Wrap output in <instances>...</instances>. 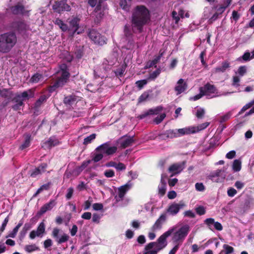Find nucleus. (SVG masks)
<instances>
[{
  "instance_id": "nucleus-1",
  "label": "nucleus",
  "mask_w": 254,
  "mask_h": 254,
  "mask_svg": "<svg viewBox=\"0 0 254 254\" xmlns=\"http://www.w3.org/2000/svg\"><path fill=\"white\" fill-rule=\"evenodd\" d=\"M150 20L148 9L144 5H137L135 7L132 15V23L134 26L141 32L143 26Z\"/></svg>"
},
{
  "instance_id": "nucleus-2",
  "label": "nucleus",
  "mask_w": 254,
  "mask_h": 254,
  "mask_svg": "<svg viewBox=\"0 0 254 254\" xmlns=\"http://www.w3.org/2000/svg\"><path fill=\"white\" fill-rule=\"evenodd\" d=\"M17 38L14 32L9 31L0 34V53L10 52L17 43Z\"/></svg>"
},
{
  "instance_id": "nucleus-3",
  "label": "nucleus",
  "mask_w": 254,
  "mask_h": 254,
  "mask_svg": "<svg viewBox=\"0 0 254 254\" xmlns=\"http://www.w3.org/2000/svg\"><path fill=\"white\" fill-rule=\"evenodd\" d=\"M118 148L117 146H110V142H107L98 146L95 149V151L92 155V161L96 163L101 160L103 157V154L106 155H112L117 152Z\"/></svg>"
},
{
  "instance_id": "nucleus-4",
  "label": "nucleus",
  "mask_w": 254,
  "mask_h": 254,
  "mask_svg": "<svg viewBox=\"0 0 254 254\" xmlns=\"http://www.w3.org/2000/svg\"><path fill=\"white\" fill-rule=\"evenodd\" d=\"M170 228H174V231L173 232L171 240L172 243L176 245L180 246L185 240L188 235L190 227L188 225H185L177 230V227L173 226Z\"/></svg>"
},
{
  "instance_id": "nucleus-5",
  "label": "nucleus",
  "mask_w": 254,
  "mask_h": 254,
  "mask_svg": "<svg viewBox=\"0 0 254 254\" xmlns=\"http://www.w3.org/2000/svg\"><path fill=\"white\" fill-rule=\"evenodd\" d=\"M61 74L60 77L58 78L56 81L63 87L68 81L70 77V73L69 72L67 66L65 64H62L60 66Z\"/></svg>"
},
{
  "instance_id": "nucleus-6",
  "label": "nucleus",
  "mask_w": 254,
  "mask_h": 254,
  "mask_svg": "<svg viewBox=\"0 0 254 254\" xmlns=\"http://www.w3.org/2000/svg\"><path fill=\"white\" fill-rule=\"evenodd\" d=\"M174 231V228H169L168 231H166L161 235L157 240L156 248L158 250H161L165 248L167 245V238L170 236Z\"/></svg>"
},
{
  "instance_id": "nucleus-7",
  "label": "nucleus",
  "mask_w": 254,
  "mask_h": 254,
  "mask_svg": "<svg viewBox=\"0 0 254 254\" xmlns=\"http://www.w3.org/2000/svg\"><path fill=\"white\" fill-rule=\"evenodd\" d=\"M88 35L89 38L95 44L101 46L106 44L107 39L106 37L104 36H102L101 34L95 29L90 30Z\"/></svg>"
},
{
  "instance_id": "nucleus-8",
  "label": "nucleus",
  "mask_w": 254,
  "mask_h": 254,
  "mask_svg": "<svg viewBox=\"0 0 254 254\" xmlns=\"http://www.w3.org/2000/svg\"><path fill=\"white\" fill-rule=\"evenodd\" d=\"M186 206V204L183 200L179 203L173 202L171 204L167 209V212L172 216L176 215L180 210Z\"/></svg>"
},
{
  "instance_id": "nucleus-9",
  "label": "nucleus",
  "mask_w": 254,
  "mask_h": 254,
  "mask_svg": "<svg viewBox=\"0 0 254 254\" xmlns=\"http://www.w3.org/2000/svg\"><path fill=\"white\" fill-rule=\"evenodd\" d=\"M79 101L78 96L74 94H70L65 96L63 99L64 106L69 110L73 109V106L75 105Z\"/></svg>"
},
{
  "instance_id": "nucleus-10",
  "label": "nucleus",
  "mask_w": 254,
  "mask_h": 254,
  "mask_svg": "<svg viewBox=\"0 0 254 254\" xmlns=\"http://www.w3.org/2000/svg\"><path fill=\"white\" fill-rule=\"evenodd\" d=\"M186 161H184L181 163H174L171 165L168 168V172L172 173L171 177L180 173L185 168Z\"/></svg>"
},
{
  "instance_id": "nucleus-11",
  "label": "nucleus",
  "mask_w": 254,
  "mask_h": 254,
  "mask_svg": "<svg viewBox=\"0 0 254 254\" xmlns=\"http://www.w3.org/2000/svg\"><path fill=\"white\" fill-rule=\"evenodd\" d=\"M52 7L55 11L59 13L64 11H69L71 9L70 6L64 0L56 1Z\"/></svg>"
},
{
  "instance_id": "nucleus-12",
  "label": "nucleus",
  "mask_w": 254,
  "mask_h": 254,
  "mask_svg": "<svg viewBox=\"0 0 254 254\" xmlns=\"http://www.w3.org/2000/svg\"><path fill=\"white\" fill-rule=\"evenodd\" d=\"M47 168L48 164L46 163H42L37 167L30 171V176L32 178H36L45 173Z\"/></svg>"
},
{
  "instance_id": "nucleus-13",
  "label": "nucleus",
  "mask_w": 254,
  "mask_h": 254,
  "mask_svg": "<svg viewBox=\"0 0 254 254\" xmlns=\"http://www.w3.org/2000/svg\"><path fill=\"white\" fill-rule=\"evenodd\" d=\"M12 14L14 15H23L28 11L26 10L24 6L21 3L18 2L16 4L10 7Z\"/></svg>"
},
{
  "instance_id": "nucleus-14",
  "label": "nucleus",
  "mask_w": 254,
  "mask_h": 254,
  "mask_svg": "<svg viewBox=\"0 0 254 254\" xmlns=\"http://www.w3.org/2000/svg\"><path fill=\"white\" fill-rule=\"evenodd\" d=\"M199 90L203 92L204 95H209L211 94L217 93V89L214 85L207 83L203 86L199 87Z\"/></svg>"
},
{
  "instance_id": "nucleus-15",
  "label": "nucleus",
  "mask_w": 254,
  "mask_h": 254,
  "mask_svg": "<svg viewBox=\"0 0 254 254\" xmlns=\"http://www.w3.org/2000/svg\"><path fill=\"white\" fill-rule=\"evenodd\" d=\"M11 101L14 103L11 106V108L15 111H19L21 109V107L23 106L24 104L23 103L24 99H21L19 95L16 94L15 97L11 98Z\"/></svg>"
},
{
  "instance_id": "nucleus-16",
  "label": "nucleus",
  "mask_w": 254,
  "mask_h": 254,
  "mask_svg": "<svg viewBox=\"0 0 254 254\" xmlns=\"http://www.w3.org/2000/svg\"><path fill=\"white\" fill-rule=\"evenodd\" d=\"M126 136H122L120 139V146L122 148H126L131 146L135 142L134 136H128L126 138Z\"/></svg>"
},
{
  "instance_id": "nucleus-17",
  "label": "nucleus",
  "mask_w": 254,
  "mask_h": 254,
  "mask_svg": "<svg viewBox=\"0 0 254 254\" xmlns=\"http://www.w3.org/2000/svg\"><path fill=\"white\" fill-rule=\"evenodd\" d=\"M166 220V215L165 213L162 214L155 221V223L151 227V229L153 231H155L157 230H160L162 228L163 224L165 222Z\"/></svg>"
},
{
  "instance_id": "nucleus-18",
  "label": "nucleus",
  "mask_w": 254,
  "mask_h": 254,
  "mask_svg": "<svg viewBox=\"0 0 254 254\" xmlns=\"http://www.w3.org/2000/svg\"><path fill=\"white\" fill-rule=\"evenodd\" d=\"M163 107L161 106H157L154 109H150L140 115L138 118L139 119H143L149 115H157L163 110Z\"/></svg>"
},
{
  "instance_id": "nucleus-19",
  "label": "nucleus",
  "mask_w": 254,
  "mask_h": 254,
  "mask_svg": "<svg viewBox=\"0 0 254 254\" xmlns=\"http://www.w3.org/2000/svg\"><path fill=\"white\" fill-rule=\"evenodd\" d=\"M163 107L161 106H157L154 109H150L140 115L138 118L139 119H143L149 115H157L163 110Z\"/></svg>"
},
{
  "instance_id": "nucleus-20",
  "label": "nucleus",
  "mask_w": 254,
  "mask_h": 254,
  "mask_svg": "<svg viewBox=\"0 0 254 254\" xmlns=\"http://www.w3.org/2000/svg\"><path fill=\"white\" fill-rule=\"evenodd\" d=\"M56 205L54 200H50V201L44 205L40 208V210L37 212V215L41 216L46 213L47 211L51 210Z\"/></svg>"
},
{
  "instance_id": "nucleus-21",
  "label": "nucleus",
  "mask_w": 254,
  "mask_h": 254,
  "mask_svg": "<svg viewBox=\"0 0 254 254\" xmlns=\"http://www.w3.org/2000/svg\"><path fill=\"white\" fill-rule=\"evenodd\" d=\"M179 137L186 134H192L197 132L196 127H189L177 129Z\"/></svg>"
},
{
  "instance_id": "nucleus-22",
  "label": "nucleus",
  "mask_w": 254,
  "mask_h": 254,
  "mask_svg": "<svg viewBox=\"0 0 254 254\" xmlns=\"http://www.w3.org/2000/svg\"><path fill=\"white\" fill-rule=\"evenodd\" d=\"M187 84L184 82L182 78L180 79L177 82V85L175 87V90L177 94L179 95L184 92L187 89Z\"/></svg>"
},
{
  "instance_id": "nucleus-23",
  "label": "nucleus",
  "mask_w": 254,
  "mask_h": 254,
  "mask_svg": "<svg viewBox=\"0 0 254 254\" xmlns=\"http://www.w3.org/2000/svg\"><path fill=\"white\" fill-rule=\"evenodd\" d=\"M11 27L21 33L26 30V24L23 21H14L11 23Z\"/></svg>"
},
{
  "instance_id": "nucleus-24",
  "label": "nucleus",
  "mask_w": 254,
  "mask_h": 254,
  "mask_svg": "<svg viewBox=\"0 0 254 254\" xmlns=\"http://www.w3.org/2000/svg\"><path fill=\"white\" fill-rule=\"evenodd\" d=\"M130 188V185L126 184L122 186L118 189V195L120 199H123L124 197L127 192L129 190Z\"/></svg>"
},
{
  "instance_id": "nucleus-25",
  "label": "nucleus",
  "mask_w": 254,
  "mask_h": 254,
  "mask_svg": "<svg viewBox=\"0 0 254 254\" xmlns=\"http://www.w3.org/2000/svg\"><path fill=\"white\" fill-rule=\"evenodd\" d=\"M80 19L77 17H74L69 21V28H68V31L71 29H75L78 30L79 28V22Z\"/></svg>"
},
{
  "instance_id": "nucleus-26",
  "label": "nucleus",
  "mask_w": 254,
  "mask_h": 254,
  "mask_svg": "<svg viewBox=\"0 0 254 254\" xmlns=\"http://www.w3.org/2000/svg\"><path fill=\"white\" fill-rule=\"evenodd\" d=\"M54 23L58 25L63 32H65L68 30L67 25L64 23L63 20L59 18L56 19L54 21Z\"/></svg>"
},
{
  "instance_id": "nucleus-27",
  "label": "nucleus",
  "mask_w": 254,
  "mask_h": 254,
  "mask_svg": "<svg viewBox=\"0 0 254 254\" xmlns=\"http://www.w3.org/2000/svg\"><path fill=\"white\" fill-rule=\"evenodd\" d=\"M34 92L32 89H29L28 91H25L21 93V94H17L18 95H19L21 99H23L24 100L26 99H29L31 97H33L34 96Z\"/></svg>"
},
{
  "instance_id": "nucleus-28",
  "label": "nucleus",
  "mask_w": 254,
  "mask_h": 254,
  "mask_svg": "<svg viewBox=\"0 0 254 254\" xmlns=\"http://www.w3.org/2000/svg\"><path fill=\"white\" fill-rule=\"evenodd\" d=\"M166 191V184L165 181L162 179L161 180V184L158 186V194L160 196H163L165 195Z\"/></svg>"
},
{
  "instance_id": "nucleus-29",
  "label": "nucleus",
  "mask_w": 254,
  "mask_h": 254,
  "mask_svg": "<svg viewBox=\"0 0 254 254\" xmlns=\"http://www.w3.org/2000/svg\"><path fill=\"white\" fill-rule=\"evenodd\" d=\"M230 66L229 63L227 61H225L222 63L221 66L217 67L215 68V71L216 72H224Z\"/></svg>"
},
{
  "instance_id": "nucleus-30",
  "label": "nucleus",
  "mask_w": 254,
  "mask_h": 254,
  "mask_svg": "<svg viewBox=\"0 0 254 254\" xmlns=\"http://www.w3.org/2000/svg\"><path fill=\"white\" fill-rule=\"evenodd\" d=\"M30 142L31 135L30 134L26 135L25 137L24 142L20 146L19 149L22 150L28 147L30 145Z\"/></svg>"
},
{
  "instance_id": "nucleus-31",
  "label": "nucleus",
  "mask_w": 254,
  "mask_h": 254,
  "mask_svg": "<svg viewBox=\"0 0 254 254\" xmlns=\"http://www.w3.org/2000/svg\"><path fill=\"white\" fill-rule=\"evenodd\" d=\"M13 95V92L8 89L3 88L2 89L1 97L8 99H11Z\"/></svg>"
},
{
  "instance_id": "nucleus-32",
  "label": "nucleus",
  "mask_w": 254,
  "mask_h": 254,
  "mask_svg": "<svg viewBox=\"0 0 254 254\" xmlns=\"http://www.w3.org/2000/svg\"><path fill=\"white\" fill-rule=\"evenodd\" d=\"M241 161L239 159H236L233 161L232 169L234 172H239L242 168Z\"/></svg>"
},
{
  "instance_id": "nucleus-33",
  "label": "nucleus",
  "mask_w": 254,
  "mask_h": 254,
  "mask_svg": "<svg viewBox=\"0 0 254 254\" xmlns=\"http://www.w3.org/2000/svg\"><path fill=\"white\" fill-rule=\"evenodd\" d=\"M48 97L45 95H41L38 99L36 100L34 104V106L36 108H38L41 106L42 104L45 102L47 99H48Z\"/></svg>"
},
{
  "instance_id": "nucleus-34",
  "label": "nucleus",
  "mask_w": 254,
  "mask_h": 254,
  "mask_svg": "<svg viewBox=\"0 0 254 254\" xmlns=\"http://www.w3.org/2000/svg\"><path fill=\"white\" fill-rule=\"evenodd\" d=\"M124 33L126 39L133 37V34L131 31L130 26L127 24H126L124 26Z\"/></svg>"
},
{
  "instance_id": "nucleus-35",
  "label": "nucleus",
  "mask_w": 254,
  "mask_h": 254,
  "mask_svg": "<svg viewBox=\"0 0 254 254\" xmlns=\"http://www.w3.org/2000/svg\"><path fill=\"white\" fill-rule=\"evenodd\" d=\"M130 3V0H121L120 5L123 9L127 11L129 10Z\"/></svg>"
},
{
  "instance_id": "nucleus-36",
  "label": "nucleus",
  "mask_w": 254,
  "mask_h": 254,
  "mask_svg": "<svg viewBox=\"0 0 254 254\" xmlns=\"http://www.w3.org/2000/svg\"><path fill=\"white\" fill-rule=\"evenodd\" d=\"M24 250L26 252L30 253L39 250V248L35 244H32L26 245Z\"/></svg>"
},
{
  "instance_id": "nucleus-37",
  "label": "nucleus",
  "mask_w": 254,
  "mask_h": 254,
  "mask_svg": "<svg viewBox=\"0 0 254 254\" xmlns=\"http://www.w3.org/2000/svg\"><path fill=\"white\" fill-rule=\"evenodd\" d=\"M159 62V58H156V57L154 58V59L148 62L146 64V65L144 67L145 69H147L153 66H154L155 67H156V64Z\"/></svg>"
},
{
  "instance_id": "nucleus-38",
  "label": "nucleus",
  "mask_w": 254,
  "mask_h": 254,
  "mask_svg": "<svg viewBox=\"0 0 254 254\" xmlns=\"http://www.w3.org/2000/svg\"><path fill=\"white\" fill-rule=\"evenodd\" d=\"M167 135L169 138H176L179 137L177 129H169L166 130Z\"/></svg>"
},
{
  "instance_id": "nucleus-39",
  "label": "nucleus",
  "mask_w": 254,
  "mask_h": 254,
  "mask_svg": "<svg viewBox=\"0 0 254 254\" xmlns=\"http://www.w3.org/2000/svg\"><path fill=\"white\" fill-rule=\"evenodd\" d=\"M42 77V74L36 73L31 77L30 81L32 83H37Z\"/></svg>"
},
{
  "instance_id": "nucleus-40",
  "label": "nucleus",
  "mask_w": 254,
  "mask_h": 254,
  "mask_svg": "<svg viewBox=\"0 0 254 254\" xmlns=\"http://www.w3.org/2000/svg\"><path fill=\"white\" fill-rule=\"evenodd\" d=\"M161 69L160 68H158L153 72L150 73L149 76L148 78V80H154L160 74Z\"/></svg>"
},
{
  "instance_id": "nucleus-41",
  "label": "nucleus",
  "mask_w": 254,
  "mask_h": 254,
  "mask_svg": "<svg viewBox=\"0 0 254 254\" xmlns=\"http://www.w3.org/2000/svg\"><path fill=\"white\" fill-rule=\"evenodd\" d=\"M149 96L148 92H144L138 99V104L141 103L145 101Z\"/></svg>"
},
{
  "instance_id": "nucleus-42",
  "label": "nucleus",
  "mask_w": 254,
  "mask_h": 254,
  "mask_svg": "<svg viewBox=\"0 0 254 254\" xmlns=\"http://www.w3.org/2000/svg\"><path fill=\"white\" fill-rule=\"evenodd\" d=\"M96 134L92 133L84 139L83 144L87 145L90 143L92 140L95 139Z\"/></svg>"
},
{
  "instance_id": "nucleus-43",
  "label": "nucleus",
  "mask_w": 254,
  "mask_h": 254,
  "mask_svg": "<svg viewBox=\"0 0 254 254\" xmlns=\"http://www.w3.org/2000/svg\"><path fill=\"white\" fill-rule=\"evenodd\" d=\"M254 105V99L251 101L249 103L246 104L242 108L241 111L239 113V115H241L245 112L248 109L251 108Z\"/></svg>"
},
{
  "instance_id": "nucleus-44",
  "label": "nucleus",
  "mask_w": 254,
  "mask_h": 254,
  "mask_svg": "<svg viewBox=\"0 0 254 254\" xmlns=\"http://www.w3.org/2000/svg\"><path fill=\"white\" fill-rule=\"evenodd\" d=\"M45 231V225L44 222H41L38 225L37 231V233L39 235V236L41 235L43 233H44Z\"/></svg>"
},
{
  "instance_id": "nucleus-45",
  "label": "nucleus",
  "mask_w": 254,
  "mask_h": 254,
  "mask_svg": "<svg viewBox=\"0 0 254 254\" xmlns=\"http://www.w3.org/2000/svg\"><path fill=\"white\" fill-rule=\"evenodd\" d=\"M69 238V237L68 235L66 234H64V235H63L60 238H58L56 241L59 244H61L67 241Z\"/></svg>"
},
{
  "instance_id": "nucleus-46",
  "label": "nucleus",
  "mask_w": 254,
  "mask_h": 254,
  "mask_svg": "<svg viewBox=\"0 0 254 254\" xmlns=\"http://www.w3.org/2000/svg\"><path fill=\"white\" fill-rule=\"evenodd\" d=\"M62 87L57 81H55L53 85L49 86L48 90L52 93L55 91L58 88Z\"/></svg>"
},
{
  "instance_id": "nucleus-47",
  "label": "nucleus",
  "mask_w": 254,
  "mask_h": 254,
  "mask_svg": "<svg viewBox=\"0 0 254 254\" xmlns=\"http://www.w3.org/2000/svg\"><path fill=\"white\" fill-rule=\"evenodd\" d=\"M165 113L161 114L160 116L156 117L154 119V122H155L156 125H158L162 122V121L165 119Z\"/></svg>"
},
{
  "instance_id": "nucleus-48",
  "label": "nucleus",
  "mask_w": 254,
  "mask_h": 254,
  "mask_svg": "<svg viewBox=\"0 0 254 254\" xmlns=\"http://www.w3.org/2000/svg\"><path fill=\"white\" fill-rule=\"evenodd\" d=\"M148 79H143L140 80L136 81L135 84L139 88V89H141L144 85H145L147 83Z\"/></svg>"
},
{
  "instance_id": "nucleus-49",
  "label": "nucleus",
  "mask_w": 254,
  "mask_h": 254,
  "mask_svg": "<svg viewBox=\"0 0 254 254\" xmlns=\"http://www.w3.org/2000/svg\"><path fill=\"white\" fill-rule=\"evenodd\" d=\"M223 247L225 249V254H230L233 253L234 251V248L228 245L225 244L223 245Z\"/></svg>"
},
{
  "instance_id": "nucleus-50",
  "label": "nucleus",
  "mask_w": 254,
  "mask_h": 254,
  "mask_svg": "<svg viewBox=\"0 0 254 254\" xmlns=\"http://www.w3.org/2000/svg\"><path fill=\"white\" fill-rule=\"evenodd\" d=\"M9 221V216H7L5 219H4L1 226L0 228V234H1V233L4 231L5 227L8 222Z\"/></svg>"
},
{
  "instance_id": "nucleus-51",
  "label": "nucleus",
  "mask_w": 254,
  "mask_h": 254,
  "mask_svg": "<svg viewBox=\"0 0 254 254\" xmlns=\"http://www.w3.org/2000/svg\"><path fill=\"white\" fill-rule=\"evenodd\" d=\"M126 40L127 41V49L129 50L133 49L134 46V41L133 37L127 38Z\"/></svg>"
},
{
  "instance_id": "nucleus-52",
  "label": "nucleus",
  "mask_w": 254,
  "mask_h": 254,
  "mask_svg": "<svg viewBox=\"0 0 254 254\" xmlns=\"http://www.w3.org/2000/svg\"><path fill=\"white\" fill-rule=\"evenodd\" d=\"M58 144V141L57 140H53L52 139H49L45 142V144L48 145L49 147L55 146Z\"/></svg>"
},
{
  "instance_id": "nucleus-53",
  "label": "nucleus",
  "mask_w": 254,
  "mask_h": 254,
  "mask_svg": "<svg viewBox=\"0 0 254 254\" xmlns=\"http://www.w3.org/2000/svg\"><path fill=\"white\" fill-rule=\"evenodd\" d=\"M209 123L205 122L199 125L197 127H195L197 132H198L199 131L202 130L206 128L209 125Z\"/></svg>"
},
{
  "instance_id": "nucleus-54",
  "label": "nucleus",
  "mask_w": 254,
  "mask_h": 254,
  "mask_svg": "<svg viewBox=\"0 0 254 254\" xmlns=\"http://www.w3.org/2000/svg\"><path fill=\"white\" fill-rule=\"evenodd\" d=\"M247 72V67L245 65L240 66L238 70V74L241 76H244Z\"/></svg>"
},
{
  "instance_id": "nucleus-55",
  "label": "nucleus",
  "mask_w": 254,
  "mask_h": 254,
  "mask_svg": "<svg viewBox=\"0 0 254 254\" xmlns=\"http://www.w3.org/2000/svg\"><path fill=\"white\" fill-rule=\"evenodd\" d=\"M205 114V111L203 109L199 108L197 110L195 116L198 119H202Z\"/></svg>"
},
{
  "instance_id": "nucleus-56",
  "label": "nucleus",
  "mask_w": 254,
  "mask_h": 254,
  "mask_svg": "<svg viewBox=\"0 0 254 254\" xmlns=\"http://www.w3.org/2000/svg\"><path fill=\"white\" fill-rule=\"evenodd\" d=\"M126 66L127 64H125L122 65L121 68H118L117 70V71L116 72V74L119 75L120 76H122L125 71Z\"/></svg>"
},
{
  "instance_id": "nucleus-57",
  "label": "nucleus",
  "mask_w": 254,
  "mask_h": 254,
  "mask_svg": "<svg viewBox=\"0 0 254 254\" xmlns=\"http://www.w3.org/2000/svg\"><path fill=\"white\" fill-rule=\"evenodd\" d=\"M183 214L185 217L190 218H193L195 217V213L190 210L185 211Z\"/></svg>"
},
{
  "instance_id": "nucleus-58",
  "label": "nucleus",
  "mask_w": 254,
  "mask_h": 254,
  "mask_svg": "<svg viewBox=\"0 0 254 254\" xmlns=\"http://www.w3.org/2000/svg\"><path fill=\"white\" fill-rule=\"evenodd\" d=\"M196 213L199 215H202L206 212L205 208L202 206H199L195 208Z\"/></svg>"
},
{
  "instance_id": "nucleus-59",
  "label": "nucleus",
  "mask_w": 254,
  "mask_h": 254,
  "mask_svg": "<svg viewBox=\"0 0 254 254\" xmlns=\"http://www.w3.org/2000/svg\"><path fill=\"white\" fill-rule=\"evenodd\" d=\"M215 222L214 219L212 218H207L205 220L204 223L209 227V228L211 230L210 226L214 224Z\"/></svg>"
},
{
  "instance_id": "nucleus-60",
  "label": "nucleus",
  "mask_w": 254,
  "mask_h": 254,
  "mask_svg": "<svg viewBox=\"0 0 254 254\" xmlns=\"http://www.w3.org/2000/svg\"><path fill=\"white\" fill-rule=\"evenodd\" d=\"M237 193V190L233 188H230L227 190L228 195L230 197L234 196Z\"/></svg>"
},
{
  "instance_id": "nucleus-61",
  "label": "nucleus",
  "mask_w": 254,
  "mask_h": 254,
  "mask_svg": "<svg viewBox=\"0 0 254 254\" xmlns=\"http://www.w3.org/2000/svg\"><path fill=\"white\" fill-rule=\"evenodd\" d=\"M195 189L199 191H202L205 190V187L202 183H197L195 185Z\"/></svg>"
},
{
  "instance_id": "nucleus-62",
  "label": "nucleus",
  "mask_w": 254,
  "mask_h": 254,
  "mask_svg": "<svg viewBox=\"0 0 254 254\" xmlns=\"http://www.w3.org/2000/svg\"><path fill=\"white\" fill-rule=\"evenodd\" d=\"M104 175L107 178H112L115 176V172L113 170H107L104 172Z\"/></svg>"
},
{
  "instance_id": "nucleus-63",
  "label": "nucleus",
  "mask_w": 254,
  "mask_h": 254,
  "mask_svg": "<svg viewBox=\"0 0 254 254\" xmlns=\"http://www.w3.org/2000/svg\"><path fill=\"white\" fill-rule=\"evenodd\" d=\"M153 247H155V249H156V243L155 242H150L145 247V250L148 251L152 249Z\"/></svg>"
},
{
  "instance_id": "nucleus-64",
  "label": "nucleus",
  "mask_w": 254,
  "mask_h": 254,
  "mask_svg": "<svg viewBox=\"0 0 254 254\" xmlns=\"http://www.w3.org/2000/svg\"><path fill=\"white\" fill-rule=\"evenodd\" d=\"M93 208L95 210H101L103 208V205L102 203H95L92 205Z\"/></svg>"
}]
</instances>
